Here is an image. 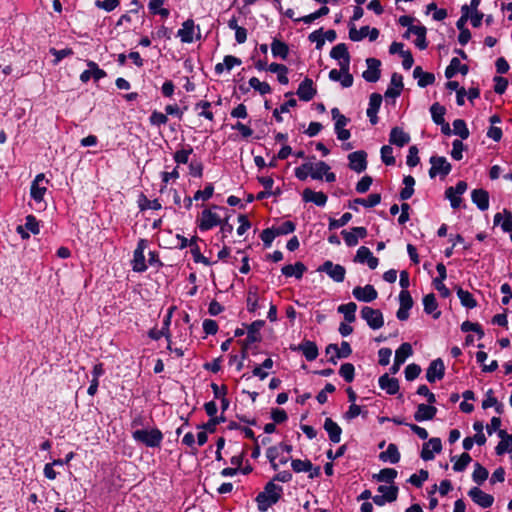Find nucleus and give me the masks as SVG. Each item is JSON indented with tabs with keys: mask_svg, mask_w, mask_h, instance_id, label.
I'll use <instances>...</instances> for the list:
<instances>
[{
	"mask_svg": "<svg viewBox=\"0 0 512 512\" xmlns=\"http://www.w3.org/2000/svg\"><path fill=\"white\" fill-rule=\"evenodd\" d=\"M283 495V487L276 485L273 481L265 484L262 492L258 493L255 498L257 508L260 512L267 511L271 506L276 504Z\"/></svg>",
	"mask_w": 512,
	"mask_h": 512,
	"instance_id": "nucleus-1",
	"label": "nucleus"
},
{
	"mask_svg": "<svg viewBox=\"0 0 512 512\" xmlns=\"http://www.w3.org/2000/svg\"><path fill=\"white\" fill-rule=\"evenodd\" d=\"M132 438L146 447L159 448L163 441L164 435L160 429L154 427L152 429H137L132 432Z\"/></svg>",
	"mask_w": 512,
	"mask_h": 512,
	"instance_id": "nucleus-2",
	"label": "nucleus"
},
{
	"mask_svg": "<svg viewBox=\"0 0 512 512\" xmlns=\"http://www.w3.org/2000/svg\"><path fill=\"white\" fill-rule=\"evenodd\" d=\"M429 162L431 164L428 172L430 178H435L437 175L444 178L449 175L452 170V165L444 156H431Z\"/></svg>",
	"mask_w": 512,
	"mask_h": 512,
	"instance_id": "nucleus-3",
	"label": "nucleus"
},
{
	"mask_svg": "<svg viewBox=\"0 0 512 512\" xmlns=\"http://www.w3.org/2000/svg\"><path fill=\"white\" fill-rule=\"evenodd\" d=\"M360 314L361 318L364 319L367 325L373 330L380 329L384 325V317L379 309L364 306Z\"/></svg>",
	"mask_w": 512,
	"mask_h": 512,
	"instance_id": "nucleus-4",
	"label": "nucleus"
},
{
	"mask_svg": "<svg viewBox=\"0 0 512 512\" xmlns=\"http://www.w3.org/2000/svg\"><path fill=\"white\" fill-rule=\"evenodd\" d=\"M318 272H325L333 281L341 283L345 279L346 269L340 264H334L331 260L325 261L317 268Z\"/></svg>",
	"mask_w": 512,
	"mask_h": 512,
	"instance_id": "nucleus-5",
	"label": "nucleus"
},
{
	"mask_svg": "<svg viewBox=\"0 0 512 512\" xmlns=\"http://www.w3.org/2000/svg\"><path fill=\"white\" fill-rule=\"evenodd\" d=\"M147 246L146 239H140L137 243V247L133 252L132 269L135 272L142 273L147 270L145 262L144 250Z\"/></svg>",
	"mask_w": 512,
	"mask_h": 512,
	"instance_id": "nucleus-6",
	"label": "nucleus"
},
{
	"mask_svg": "<svg viewBox=\"0 0 512 512\" xmlns=\"http://www.w3.org/2000/svg\"><path fill=\"white\" fill-rule=\"evenodd\" d=\"M330 57L339 60L341 71H345L350 67V54L345 43L335 45L330 51Z\"/></svg>",
	"mask_w": 512,
	"mask_h": 512,
	"instance_id": "nucleus-7",
	"label": "nucleus"
},
{
	"mask_svg": "<svg viewBox=\"0 0 512 512\" xmlns=\"http://www.w3.org/2000/svg\"><path fill=\"white\" fill-rule=\"evenodd\" d=\"M413 354V349L410 343L405 342L402 343L397 350L395 351L394 363L390 367L391 374H396L401 365L406 361V359Z\"/></svg>",
	"mask_w": 512,
	"mask_h": 512,
	"instance_id": "nucleus-8",
	"label": "nucleus"
},
{
	"mask_svg": "<svg viewBox=\"0 0 512 512\" xmlns=\"http://www.w3.org/2000/svg\"><path fill=\"white\" fill-rule=\"evenodd\" d=\"M292 351L302 352L307 361L315 360L319 355L317 344L314 341L304 339L298 345H290Z\"/></svg>",
	"mask_w": 512,
	"mask_h": 512,
	"instance_id": "nucleus-9",
	"label": "nucleus"
},
{
	"mask_svg": "<svg viewBox=\"0 0 512 512\" xmlns=\"http://www.w3.org/2000/svg\"><path fill=\"white\" fill-rule=\"evenodd\" d=\"M349 168L356 173H361L366 170L368 162H367V153L364 150H358L350 153L348 155Z\"/></svg>",
	"mask_w": 512,
	"mask_h": 512,
	"instance_id": "nucleus-10",
	"label": "nucleus"
},
{
	"mask_svg": "<svg viewBox=\"0 0 512 512\" xmlns=\"http://www.w3.org/2000/svg\"><path fill=\"white\" fill-rule=\"evenodd\" d=\"M219 224V215L212 212L210 209H204L201 213V218L197 220V226L201 231H208Z\"/></svg>",
	"mask_w": 512,
	"mask_h": 512,
	"instance_id": "nucleus-11",
	"label": "nucleus"
},
{
	"mask_svg": "<svg viewBox=\"0 0 512 512\" xmlns=\"http://www.w3.org/2000/svg\"><path fill=\"white\" fill-rule=\"evenodd\" d=\"M383 97L380 93L374 92L369 97V104L366 110L367 117L372 125H376L379 122V118L377 116Z\"/></svg>",
	"mask_w": 512,
	"mask_h": 512,
	"instance_id": "nucleus-12",
	"label": "nucleus"
},
{
	"mask_svg": "<svg viewBox=\"0 0 512 512\" xmlns=\"http://www.w3.org/2000/svg\"><path fill=\"white\" fill-rule=\"evenodd\" d=\"M354 298L361 302L370 303L377 299L378 292L373 285L367 284L364 287L356 286L352 290Z\"/></svg>",
	"mask_w": 512,
	"mask_h": 512,
	"instance_id": "nucleus-13",
	"label": "nucleus"
},
{
	"mask_svg": "<svg viewBox=\"0 0 512 512\" xmlns=\"http://www.w3.org/2000/svg\"><path fill=\"white\" fill-rule=\"evenodd\" d=\"M445 375V365L441 358H437L430 362L426 370V379L430 383L441 380Z\"/></svg>",
	"mask_w": 512,
	"mask_h": 512,
	"instance_id": "nucleus-14",
	"label": "nucleus"
},
{
	"mask_svg": "<svg viewBox=\"0 0 512 512\" xmlns=\"http://www.w3.org/2000/svg\"><path fill=\"white\" fill-rule=\"evenodd\" d=\"M367 70L362 73V77L370 83L377 82L381 77V61L376 58H368L366 60Z\"/></svg>",
	"mask_w": 512,
	"mask_h": 512,
	"instance_id": "nucleus-15",
	"label": "nucleus"
},
{
	"mask_svg": "<svg viewBox=\"0 0 512 512\" xmlns=\"http://www.w3.org/2000/svg\"><path fill=\"white\" fill-rule=\"evenodd\" d=\"M468 495L475 504L482 508H489L494 503L493 495L485 493L478 487H472L468 491Z\"/></svg>",
	"mask_w": 512,
	"mask_h": 512,
	"instance_id": "nucleus-16",
	"label": "nucleus"
},
{
	"mask_svg": "<svg viewBox=\"0 0 512 512\" xmlns=\"http://www.w3.org/2000/svg\"><path fill=\"white\" fill-rule=\"evenodd\" d=\"M296 94L301 101H311L317 94V89L314 87L313 80L306 77L299 84Z\"/></svg>",
	"mask_w": 512,
	"mask_h": 512,
	"instance_id": "nucleus-17",
	"label": "nucleus"
},
{
	"mask_svg": "<svg viewBox=\"0 0 512 512\" xmlns=\"http://www.w3.org/2000/svg\"><path fill=\"white\" fill-rule=\"evenodd\" d=\"M247 330V337L245 338L249 343H256L262 341L260 330L265 326L264 320H255L250 324H243Z\"/></svg>",
	"mask_w": 512,
	"mask_h": 512,
	"instance_id": "nucleus-18",
	"label": "nucleus"
},
{
	"mask_svg": "<svg viewBox=\"0 0 512 512\" xmlns=\"http://www.w3.org/2000/svg\"><path fill=\"white\" fill-rule=\"evenodd\" d=\"M494 225H501L503 232H508L512 241V212L508 209H503V213H496L493 219Z\"/></svg>",
	"mask_w": 512,
	"mask_h": 512,
	"instance_id": "nucleus-19",
	"label": "nucleus"
},
{
	"mask_svg": "<svg viewBox=\"0 0 512 512\" xmlns=\"http://www.w3.org/2000/svg\"><path fill=\"white\" fill-rule=\"evenodd\" d=\"M302 200L306 203L312 202L316 206L323 207L326 205L328 197L322 191L316 192L310 188H305L302 192Z\"/></svg>",
	"mask_w": 512,
	"mask_h": 512,
	"instance_id": "nucleus-20",
	"label": "nucleus"
},
{
	"mask_svg": "<svg viewBox=\"0 0 512 512\" xmlns=\"http://www.w3.org/2000/svg\"><path fill=\"white\" fill-rule=\"evenodd\" d=\"M411 140L409 133L405 132L401 127L395 126L389 134V143L398 147H404Z\"/></svg>",
	"mask_w": 512,
	"mask_h": 512,
	"instance_id": "nucleus-21",
	"label": "nucleus"
},
{
	"mask_svg": "<svg viewBox=\"0 0 512 512\" xmlns=\"http://www.w3.org/2000/svg\"><path fill=\"white\" fill-rule=\"evenodd\" d=\"M437 413V408L432 404L421 403L417 406V410L414 413V419L417 422L432 420Z\"/></svg>",
	"mask_w": 512,
	"mask_h": 512,
	"instance_id": "nucleus-22",
	"label": "nucleus"
},
{
	"mask_svg": "<svg viewBox=\"0 0 512 512\" xmlns=\"http://www.w3.org/2000/svg\"><path fill=\"white\" fill-rule=\"evenodd\" d=\"M471 200L480 211H486L489 208V193L483 188L472 190Z\"/></svg>",
	"mask_w": 512,
	"mask_h": 512,
	"instance_id": "nucleus-23",
	"label": "nucleus"
},
{
	"mask_svg": "<svg viewBox=\"0 0 512 512\" xmlns=\"http://www.w3.org/2000/svg\"><path fill=\"white\" fill-rule=\"evenodd\" d=\"M498 437L501 439L495 447V453L501 456L505 453H512V434H508L506 430H499Z\"/></svg>",
	"mask_w": 512,
	"mask_h": 512,
	"instance_id": "nucleus-24",
	"label": "nucleus"
},
{
	"mask_svg": "<svg viewBox=\"0 0 512 512\" xmlns=\"http://www.w3.org/2000/svg\"><path fill=\"white\" fill-rule=\"evenodd\" d=\"M381 202V194L379 193H373L370 194L367 199L364 198H355L353 201L349 202L348 207L354 211H358V208L356 205H362L366 208H372L376 205L380 204Z\"/></svg>",
	"mask_w": 512,
	"mask_h": 512,
	"instance_id": "nucleus-25",
	"label": "nucleus"
},
{
	"mask_svg": "<svg viewBox=\"0 0 512 512\" xmlns=\"http://www.w3.org/2000/svg\"><path fill=\"white\" fill-rule=\"evenodd\" d=\"M323 428L332 443L337 444L341 441L342 428L332 418L325 419Z\"/></svg>",
	"mask_w": 512,
	"mask_h": 512,
	"instance_id": "nucleus-26",
	"label": "nucleus"
},
{
	"mask_svg": "<svg viewBox=\"0 0 512 512\" xmlns=\"http://www.w3.org/2000/svg\"><path fill=\"white\" fill-rule=\"evenodd\" d=\"M379 387L385 390L389 395H395L399 392V381L397 378H390L387 373L383 374L378 379Z\"/></svg>",
	"mask_w": 512,
	"mask_h": 512,
	"instance_id": "nucleus-27",
	"label": "nucleus"
},
{
	"mask_svg": "<svg viewBox=\"0 0 512 512\" xmlns=\"http://www.w3.org/2000/svg\"><path fill=\"white\" fill-rule=\"evenodd\" d=\"M195 23L193 19H187L183 22L182 28L177 31V37L183 43H192L194 38Z\"/></svg>",
	"mask_w": 512,
	"mask_h": 512,
	"instance_id": "nucleus-28",
	"label": "nucleus"
},
{
	"mask_svg": "<svg viewBox=\"0 0 512 512\" xmlns=\"http://www.w3.org/2000/svg\"><path fill=\"white\" fill-rule=\"evenodd\" d=\"M307 271L304 263L298 261L295 264H288L282 267L281 272L286 277H295L301 279L303 274Z\"/></svg>",
	"mask_w": 512,
	"mask_h": 512,
	"instance_id": "nucleus-29",
	"label": "nucleus"
},
{
	"mask_svg": "<svg viewBox=\"0 0 512 512\" xmlns=\"http://www.w3.org/2000/svg\"><path fill=\"white\" fill-rule=\"evenodd\" d=\"M424 312L428 315H432L434 319H438L441 316V311L437 310L438 303L434 293H429L423 297Z\"/></svg>",
	"mask_w": 512,
	"mask_h": 512,
	"instance_id": "nucleus-30",
	"label": "nucleus"
},
{
	"mask_svg": "<svg viewBox=\"0 0 512 512\" xmlns=\"http://www.w3.org/2000/svg\"><path fill=\"white\" fill-rule=\"evenodd\" d=\"M379 459L382 462L398 463L401 459V454L397 445L394 443L388 444L387 449L379 454Z\"/></svg>",
	"mask_w": 512,
	"mask_h": 512,
	"instance_id": "nucleus-31",
	"label": "nucleus"
},
{
	"mask_svg": "<svg viewBox=\"0 0 512 512\" xmlns=\"http://www.w3.org/2000/svg\"><path fill=\"white\" fill-rule=\"evenodd\" d=\"M271 52L273 57L286 60L289 55V46L286 42L274 38L271 43Z\"/></svg>",
	"mask_w": 512,
	"mask_h": 512,
	"instance_id": "nucleus-32",
	"label": "nucleus"
},
{
	"mask_svg": "<svg viewBox=\"0 0 512 512\" xmlns=\"http://www.w3.org/2000/svg\"><path fill=\"white\" fill-rule=\"evenodd\" d=\"M413 34L417 36L415 40V46L420 50H425L428 47V41L426 38L427 29L423 25L409 28Z\"/></svg>",
	"mask_w": 512,
	"mask_h": 512,
	"instance_id": "nucleus-33",
	"label": "nucleus"
},
{
	"mask_svg": "<svg viewBox=\"0 0 512 512\" xmlns=\"http://www.w3.org/2000/svg\"><path fill=\"white\" fill-rule=\"evenodd\" d=\"M357 310V305L354 302H349L346 304H341L338 306V313L343 314L345 321L348 323H352L356 320L355 312Z\"/></svg>",
	"mask_w": 512,
	"mask_h": 512,
	"instance_id": "nucleus-34",
	"label": "nucleus"
},
{
	"mask_svg": "<svg viewBox=\"0 0 512 512\" xmlns=\"http://www.w3.org/2000/svg\"><path fill=\"white\" fill-rule=\"evenodd\" d=\"M456 292L462 306L468 309H473L477 306L476 299L469 291L464 290L461 287H458Z\"/></svg>",
	"mask_w": 512,
	"mask_h": 512,
	"instance_id": "nucleus-35",
	"label": "nucleus"
},
{
	"mask_svg": "<svg viewBox=\"0 0 512 512\" xmlns=\"http://www.w3.org/2000/svg\"><path fill=\"white\" fill-rule=\"evenodd\" d=\"M397 470L394 468H383L379 473L373 475V479L377 482H386L394 484V480L397 477Z\"/></svg>",
	"mask_w": 512,
	"mask_h": 512,
	"instance_id": "nucleus-36",
	"label": "nucleus"
},
{
	"mask_svg": "<svg viewBox=\"0 0 512 512\" xmlns=\"http://www.w3.org/2000/svg\"><path fill=\"white\" fill-rule=\"evenodd\" d=\"M224 422H226V417L224 414H220L219 416L210 417L206 423L198 424L197 428L215 433L217 425Z\"/></svg>",
	"mask_w": 512,
	"mask_h": 512,
	"instance_id": "nucleus-37",
	"label": "nucleus"
},
{
	"mask_svg": "<svg viewBox=\"0 0 512 512\" xmlns=\"http://www.w3.org/2000/svg\"><path fill=\"white\" fill-rule=\"evenodd\" d=\"M137 203L141 211L147 209L160 210L162 208L158 199L149 200L143 193H140Z\"/></svg>",
	"mask_w": 512,
	"mask_h": 512,
	"instance_id": "nucleus-38",
	"label": "nucleus"
},
{
	"mask_svg": "<svg viewBox=\"0 0 512 512\" xmlns=\"http://www.w3.org/2000/svg\"><path fill=\"white\" fill-rule=\"evenodd\" d=\"M247 310L250 313H255L258 308V287H250L247 293Z\"/></svg>",
	"mask_w": 512,
	"mask_h": 512,
	"instance_id": "nucleus-39",
	"label": "nucleus"
},
{
	"mask_svg": "<svg viewBox=\"0 0 512 512\" xmlns=\"http://www.w3.org/2000/svg\"><path fill=\"white\" fill-rule=\"evenodd\" d=\"M329 11H330L329 8L326 5H323L315 12H313L309 15L300 17L298 19H294V21L295 22H304L305 24H311L316 19L326 16L329 13Z\"/></svg>",
	"mask_w": 512,
	"mask_h": 512,
	"instance_id": "nucleus-40",
	"label": "nucleus"
},
{
	"mask_svg": "<svg viewBox=\"0 0 512 512\" xmlns=\"http://www.w3.org/2000/svg\"><path fill=\"white\" fill-rule=\"evenodd\" d=\"M489 476L488 470L482 466L480 463L476 462L474 464V471L472 473V480L478 484H483Z\"/></svg>",
	"mask_w": 512,
	"mask_h": 512,
	"instance_id": "nucleus-41",
	"label": "nucleus"
},
{
	"mask_svg": "<svg viewBox=\"0 0 512 512\" xmlns=\"http://www.w3.org/2000/svg\"><path fill=\"white\" fill-rule=\"evenodd\" d=\"M430 112L432 120L436 125L442 124L445 121L444 115L446 113V108L443 105H440L438 102L434 103L430 107Z\"/></svg>",
	"mask_w": 512,
	"mask_h": 512,
	"instance_id": "nucleus-42",
	"label": "nucleus"
},
{
	"mask_svg": "<svg viewBox=\"0 0 512 512\" xmlns=\"http://www.w3.org/2000/svg\"><path fill=\"white\" fill-rule=\"evenodd\" d=\"M453 134L458 135L461 139L465 140L469 137L470 132L463 119H455L453 121Z\"/></svg>",
	"mask_w": 512,
	"mask_h": 512,
	"instance_id": "nucleus-43",
	"label": "nucleus"
},
{
	"mask_svg": "<svg viewBox=\"0 0 512 512\" xmlns=\"http://www.w3.org/2000/svg\"><path fill=\"white\" fill-rule=\"evenodd\" d=\"M193 152V148L191 145L187 144L182 149L177 150L173 159L177 164H187L189 160L190 154Z\"/></svg>",
	"mask_w": 512,
	"mask_h": 512,
	"instance_id": "nucleus-44",
	"label": "nucleus"
},
{
	"mask_svg": "<svg viewBox=\"0 0 512 512\" xmlns=\"http://www.w3.org/2000/svg\"><path fill=\"white\" fill-rule=\"evenodd\" d=\"M329 170L330 166L326 162L319 161L315 164V166L313 165L311 170V178L314 180H322L325 173H327Z\"/></svg>",
	"mask_w": 512,
	"mask_h": 512,
	"instance_id": "nucleus-45",
	"label": "nucleus"
},
{
	"mask_svg": "<svg viewBox=\"0 0 512 512\" xmlns=\"http://www.w3.org/2000/svg\"><path fill=\"white\" fill-rule=\"evenodd\" d=\"M351 219H352V214L349 213V212L344 213L339 219H335V218L330 217L329 218L328 229L330 231H332V230H336V229H338L340 227H343L346 224H348V222Z\"/></svg>",
	"mask_w": 512,
	"mask_h": 512,
	"instance_id": "nucleus-46",
	"label": "nucleus"
},
{
	"mask_svg": "<svg viewBox=\"0 0 512 512\" xmlns=\"http://www.w3.org/2000/svg\"><path fill=\"white\" fill-rule=\"evenodd\" d=\"M339 375L343 377V379L347 383H351L355 378V367L352 363H343L339 369Z\"/></svg>",
	"mask_w": 512,
	"mask_h": 512,
	"instance_id": "nucleus-47",
	"label": "nucleus"
},
{
	"mask_svg": "<svg viewBox=\"0 0 512 512\" xmlns=\"http://www.w3.org/2000/svg\"><path fill=\"white\" fill-rule=\"evenodd\" d=\"M249 85L257 90L261 95L271 93V86L267 82H261L258 78L252 77L249 79Z\"/></svg>",
	"mask_w": 512,
	"mask_h": 512,
	"instance_id": "nucleus-48",
	"label": "nucleus"
},
{
	"mask_svg": "<svg viewBox=\"0 0 512 512\" xmlns=\"http://www.w3.org/2000/svg\"><path fill=\"white\" fill-rule=\"evenodd\" d=\"M381 160L387 166H393L396 163L395 157L393 156V148L390 145H384L380 149Z\"/></svg>",
	"mask_w": 512,
	"mask_h": 512,
	"instance_id": "nucleus-49",
	"label": "nucleus"
},
{
	"mask_svg": "<svg viewBox=\"0 0 512 512\" xmlns=\"http://www.w3.org/2000/svg\"><path fill=\"white\" fill-rule=\"evenodd\" d=\"M313 164L310 162L303 163L301 166L296 167L294 170L295 177L300 181H305L308 176H311Z\"/></svg>",
	"mask_w": 512,
	"mask_h": 512,
	"instance_id": "nucleus-50",
	"label": "nucleus"
},
{
	"mask_svg": "<svg viewBox=\"0 0 512 512\" xmlns=\"http://www.w3.org/2000/svg\"><path fill=\"white\" fill-rule=\"evenodd\" d=\"M429 478V472L425 469H420L418 474H412L408 482L417 488H421L423 483Z\"/></svg>",
	"mask_w": 512,
	"mask_h": 512,
	"instance_id": "nucleus-51",
	"label": "nucleus"
},
{
	"mask_svg": "<svg viewBox=\"0 0 512 512\" xmlns=\"http://www.w3.org/2000/svg\"><path fill=\"white\" fill-rule=\"evenodd\" d=\"M471 461H472L471 456L467 452H464L454 462L452 468L455 472H462L467 468V466L470 464Z\"/></svg>",
	"mask_w": 512,
	"mask_h": 512,
	"instance_id": "nucleus-52",
	"label": "nucleus"
},
{
	"mask_svg": "<svg viewBox=\"0 0 512 512\" xmlns=\"http://www.w3.org/2000/svg\"><path fill=\"white\" fill-rule=\"evenodd\" d=\"M213 193H214V185L212 183H207L203 190H197L194 193L193 199L195 201H198V200L207 201L213 196Z\"/></svg>",
	"mask_w": 512,
	"mask_h": 512,
	"instance_id": "nucleus-53",
	"label": "nucleus"
},
{
	"mask_svg": "<svg viewBox=\"0 0 512 512\" xmlns=\"http://www.w3.org/2000/svg\"><path fill=\"white\" fill-rule=\"evenodd\" d=\"M291 467L294 472H308L312 470V463L310 460L292 459Z\"/></svg>",
	"mask_w": 512,
	"mask_h": 512,
	"instance_id": "nucleus-54",
	"label": "nucleus"
},
{
	"mask_svg": "<svg viewBox=\"0 0 512 512\" xmlns=\"http://www.w3.org/2000/svg\"><path fill=\"white\" fill-rule=\"evenodd\" d=\"M368 26H362L360 30H357L355 25H351L349 28V38L354 42H358L367 37Z\"/></svg>",
	"mask_w": 512,
	"mask_h": 512,
	"instance_id": "nucleus-55",
	"label": "nucleus"
},
{
	"mask_svg": "<svg viewBox=\"0 0 512 512\" xmlns=\"http://www.w3.org/2000/svg\"><path fill=\"white\" fill-rule=\"evenodd\" d=\"M277 236L278 235L274 229V226L264 229L260 234V238L263 241L264 247L266 248H269L272 245L273 240Z\"/></svg>",
	"mask_w": 512,
	"mask_h": 512,
	"instance_id": "nucleus-56",
	"label": "nucleus"
},
{
	"mask_svg": "<svg viewBox=\"0 0 512 512\" xmlns=\"http://www.w3.org/2000/svg\"><path fill=\"white\" fill-rule=\"evenodd\" d=\"M46 191H47L46 187H42V186L36 184V182L31 183L30 196L36 202H41L43 200Z\"/></svg>",
	"mask_w": 512,
	"mask_h": 512,
	"instance_id": "nucleus-57",
	"label": "nucleus"
},
{
	"mask_svg": "<svg viewBox=\"0 0 512 512\" xmlns=\"http://www.w3.org/2000/svg\"><path fill=\"white\" fill-rule=\"evenodd\" d=\"M49 53L55 57L53 63L57 65L65 57L73 55L74 52L72 48H65L61 50H58L56 48H50Z\"/></svg>",
	"mask_w": 512,
	"mask_h": 512,
	"instance_id": "nucleus-58",
	"label": "nucleus"
},
{
	"mask_svg": "<svg viewBox=\"0 0 512 512\" xmlns=\"http://www.w3.org/2000/svg\"><path fill=\"white\" fill-rule=\"evenodd\" d=\"M371 256H373V254L370 249L366 246H361L358 248L353 261L356 263L365 264Z\"/></svg>",
	"mask_w": 512,
	"mask_h": 512,
	"instance_id": "nucleus-59",
	"label": "nucleus"
},
{
	"mask_svg": "<svg viewBox=\"0 0 512 512\" xmlns=\"http://www.w3.org/2000/svg\"><path fill=\"white\" fill-rule=\"evenodd\" d=\"M421 373L420 365L416 363H411L406 366L404 370L405 378L407 381L415 380Z\"/></svg>",
	"mask_w": 512,
	"mask_h": 512,
	"instance_id": "nucleus-60",
	"label": "nucleus"
},
{
	"mask_svg": "<svg viewBox=\"0 0 512 512\" xmlns=\"http://www.w3.org/2000/svg\"><path fill=\"white\" fill-rule=\"evenodd\" d=\"M464 148H465V146H464L463 142L459 139H455L452 142L451 157L456 161L462 160Z\"/></svg>",
	"mask_w": 512,
	"mask_h": 512,
	"instance_id": "nucleus-61",
	"label": "nucleus"
},
{
	"mask_svg": "<svg viewBox=\"0 0 512 512\" xmlns=\"http://www.w3.org/2000/svg\"><path fill=\"white\" fill-rule=\"evenodd\" d=\"M418 153H419V150H418L417 146L413 145V146L409 147L408 155H407V159H406V164L409 167H415L419 164L420 157L418 156Z\"/></svg>",
	"mask_w": 512,
	"mask_h": 512,
	"instance_id": "nucleus-62",
	"label": "nucleus"
},
{
	"mask_svg": "<svg viewBox=\"0 0 512 512\" xmlns=\"http://www.w3.org/2000/svg\"><path fill=\"white\" fill-rule=\"evenodd\" d=\"M24 227L34 235H37L40 232L39 222L32 214L26 216Z\"/></svg>",
	"mask_w": 512,
	"mask_h": 512,
	"instance_id": "nucleus-63",
	"label": "nucleus"
},
{
	"mask_svg": "<svg viewBox=\"0 0 512 512\" xmlns=\"http://www.w3.org/2000/svg\"><path fill=\"white\" fill-rule=\"evenodd\" d=\"M373 183V178L369 175L363 176L356 184V191L360 194L366 193Z\"/></svg>",
	"mask_w": 512,
	"mask_h": 512,
	"instance_id": "nucleus-64",
	"label": "nucleus"
}]
</instances>
